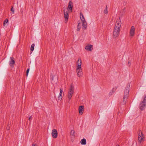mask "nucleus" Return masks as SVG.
Returning <instances> with one entry per match:
<instances>
[{"mask_svg":"<svg viewBox=\"0 0 146 146\" xmlns=\"http://www.w3.org/2000/svg\"><path fill=\"white\" fill-rule=\"evenodd\" d=\"M72 4V3L71 1H70L69 2L68 5V11H72L73 7Z\"/></svg>","mask_w":146,"mask_h":146,"instance_id":"11","label":"nucleus"},{"mask_svg":"<svg viewBox=\"0 0 146 146\" xmlns=\"http://www.w3.org/2000/svg\"><path fill=\"white\" fill-rule=\"evenodd\" d=\"M11 11L13 12V13H14V10L13 9V7H11Z\"/></svg>","mask_w":146,"mask_h":146,"instance_id":"27","label":"nucleus"},{"mask_svg":"<svg viewBox=\"0 0 146 146\" xmlns=\"http://www.w3.org/2000/svg\"><path fill=\"white\" fill-rule=\"evenodd\" d=\"M10 61L9 62V64L10 66L12 67L14 66V64L15 63V61L14 60V58L13 57H11L10 58Z\"/></svg>","mask_w":146,"mask_h":146,"instance_id":"8","label":"nucleus"},{"mask_svg":"<svg viewBox=\"0 0 146 146\" xmlns=\"http://www.w3.org/2000/svg\"><path fill=\"white\" fill-rule=\"evenodd\" d=\"M64 17L65 18V22L66 23V22H67L68 18V11H67L66 12L64 11Z\"/></svg>","mask_w":146,"mask_h":146,"instance_id":"9","label":"nucleus"},{"mask_svg":"<svg viewBox=\"0 0 146 146\" xmlns=\"http://www.w3.org/2000/svg\"><path fill=\"white\" fill-rule=\"evenodd\" d=\"M77 31H79L80 30V29L81 28L80 27H77Z\"/></svg>","mask_w":146,"mask_h":146,"instance_id":"28","label":"nucleus"},{"mask_svg":"<svg viewBox=\"0 0 146 146\" xmlns=\"http://www.w3.org/2000/svg\"><path fill=\"white\" fill-rule=\"evenodd\" d=\"M135 33V28L134 26H132L131 27L130 32V35L133 36Z\"/></svg>","mask_w":146,"mask_h":146,"instance_id":"10","label":"nucleus"},{"mask_svg":"<svg viewBox=\"0 0 146 146\" xmlns=\"http://www.w3.org/2000/svg\"><path fill=\"white\" fill-rule=\"evenodd\" d=\"M121 24V20L120 18H119L116 21L115 25L113 32V35L114 38H116L119 36L120 31Z\"/></svg>","mask_w":146,"mask_h":146,"instance_id":"1","label":"nucleus"},{"mask_svg":"<svg viewBox=\"0 0 146 146\" xmlns=\"http://www.w3.org/2000/svg\"><path fill=\"white\" fill-rule=\"evenodd\" d=\"M128 97V96H124L122 101V104L125 105L126 104V100Z\"/></svg>","mask_w":146,"mask_h":146,"instance_id":"16","label":"nucleus"},{"mask_svg":"<svg viewBox=\"0 0 146 146\" xmlns=\"http://www.w3.org/2000/svg\"><path fill=\"white\" fill-rule=\"evenodd\" d=\"M74 133H75V131L74 130H72L70 131V136H74Z\"/></svg>","mask_w":146,"mask_h":146,"instance_id":"20","label":"nucleus"},{"mask_svg":"<svg viewBox=\"0 0 146 146\" xmlns=\"http://www.w3.org/2000/svg\"><path fill=\"white\" fill-rule=\"evenodd\" d=\"M80 18L81 19H82V17L83 19V20H84V19H85L84 17V16L81 13H80Z\"/></svg>","mask_w":146,"mask_h":146,"instance_id":"22","label":"nucleus"},{"mask_svg":"<svg viewBox=\"0 0 146 146\" xmlns=\"http://www.w3.org/2000/svg\"><path fill=\"white\" fill-rule=\"evenodd\" d=\"M81 23H79L78 24V25L77 26V27H80L81 28Z\"/></svg>","mask_w":146,"mask_h":146,"instance_id":"25","label":"nucleus"},{"mask_svg":"<svg viewBox=\"0 0 146 146\" xmlns=\"http://www.w3.org/2000/svg\"><path fill=\"white\" fill-rule=\"evenodd\" d=\"M104 12L105 14H108V7L107 5H106V8L104 10Z\"/></svg>","mask_w":146,"mask_h":146,"instance_id":"19","label":"nucleus"},{"mask_svg":"<svg viewBox=\"0 0 146 146\" xmlns=\"http://www.w3.org/2000/svg\"><path fill=\"white\" fill-rule=\"evenodd\" d=\"M29 121H31L32 119V115L30 116L29 115Z\"/></svg>","mask_w":146,"mask_h":146,"instance_id":"26","label":"nucleus"},{"mask_svg":"<svg viewBox=\"0 0 146 146\" xmlns=\"http://www.w3.org/2000/svg\"><path fill=\"white\" fill-rule=\"evenodd\" d=\"M93 46L92 45L86 46L85 47V49L89 51H91L93 50Z\"/></svg>","mask_w":146,"mask_h":146,"instance_id":"14","label":"nucleus"},{"mask_svg":"<svg viewBox=\"0 0 146 146\" xmlns=\"http://www.w3.org/2000/svg\"><path fill=\"white\" fill-rule=\"evenodd\" d=\"M80 143L82 145H86V139L84 138L83 139L81 140Z\"/></svg>","mask_w":146,"mask_h":146,"instance_id":"18","label":"nucleus"},{"mask_svg":"<svg viewBox=\"0 0 146 146\" xmlns=\"http://www.w3.org/2000/svg\"><path fill=\"white\" fill-rule=\"evenodd\" d=\"M74 92V87L72 84L70 86V88L68 92V97L70 100Z\"/></svg>","mask_w":146,"mask_h":146,"instance_id":"3","label":"nucleus"},{"mask_svg":"<svg viewBox=\"0 0 146 146\" xmlns=\"http://www.w3.org/2000/svg\"><path fill=\"white\" fill-rule=\"evenodd\" d=\"M77 68H81V60L80 58H78V61L77 62Z\"/></svg>","mask_w":146,"mask_h":146,"instance_id":"15","label":"nucleus"},{"mask_svg":"<svg viewBox=\"0 0 146 146\" xmlns=\"http://www.w3.org/2000/svg\"><path fill=\"white\" fill-rule=\"evenodd\" d=\"M8 22V20L7 19H6L4 21L3 23L4 25H5Z\"/></svg>","mask_w":146,"mask_h":146,"instance_id":"23","label":"nucleus"},{"mask_svg":"<svg viewBox=\"0 0 146 146\" xmlns=\"http://www.w3.org/2000/svg\"><path fill=\"white\" fill-rule=\"evenodd\" d=\"M58 132L56 129H53L52 132V137L54 138H56L58 136Z\"/></svg>","mask_w":146,"mask_h":146,"instance_id":"6","label":"nucleus"},{"mask_svg":"<svg viewBox=\"0 0 146 146\" xmlns=\"http://www.w3.org/2000/svg\"><path fill=\"white\" fill-rule=\"evenodd\" d=\"M138 142L141 143L142 142L144 141V137L142 132L141 130H139L138 132Z\"/></svg>","mask_w":146,"mask_h":146,"instance_id":"2","label":"nucleus"},{"mask_svg":"<svg viewBox=\"0 0 146 146\" xmlns=\"http://www.w3.org/2000/svg\"><path fill=\"white\" fill-rule=\"evenodd\" d=\"M130 64H130V62H128V65L129 66H130Z\"/></svg>","mask_w":146,"mask_h":146,"instance_id":"31","label":"nucleus"},{"mask_svg":"<svg viewBox=\"0 0 146 146\" xmlns=\"http://www.w3.org/2000/svg\"><path fill=\"white\" fill-rule=\"evenodd\" d=\"M53 80V78H52V80Z\"/></svg>","mask_w":146,"mask_h":146,"instance_id":"33","label":"nucleus"},{"mask_svg":"<svg viewBox=\"0 0 146 146\" xmlns=\"http://www.w3.org/2000/svg\"><path fill=\"white\" fill-rule=\"evenodd\" d=\"M84 109V108L83 106H81L79 107L78 108V110L79 113L80 115L82 114L83 113Z\"/></svg>","mask_w":146,"mask_h":146,"instance_id":"12","label":"nucleus"},{"mask_svg":"<svg viewBox=\"0 0 146 146\" xmlns=\"http://www.w3.org/2000/svg\"><path fill=\"white\" fill-rule=\"evenodd\" d=\"M37 144H33L32 145V146H37Z\"/></svg>","mask_w":146,"mask_h":146,"instance_id":"29","label":"nucleus"},{"mask_svg":"<svg viewBox=\"0 0 146 146\" xmlns=\"http://www.w3.org/2000/svg\"><path fill=\"white\" fill-rule=\"evenodd\" d=\"M146 106V95L143 100L140 104V109L141 110H144Z\"/></svg>","mask_w":146,"mask_h":146,"instance_id":"4","label":"nucleus"},{"mask_svg":"<svg viewBox=\"0 0 146 146\" xmlns=\"http://www.w3.org/2000/svg\"><path fill=\"white\" fill-rule=\"evenodd\" d=\"M116 146H119V145H116Z\"/></svg>","mask_w":146,"mask_h":146,"instance_id":"32","label":"nucleus"},{"mask_svg":"<svg viewBox=\"0 0 146 146\" xmlns=\"http://www.w3.org/2000/svg\"><path fill=\"white\" fill-rule=\"evenodd\" d=\"M76 72L77 74V76L80 77L81 76L82 74V70L81 68H77Z\"/></svg>","mask_w":146,"mask_h":146,"instance_id":"7","label":"nucleus"},{"mask_svg":"<svg viewBox=\"0 0 146 146\" xmlns=\"http://www.w3.org/2000/svg\"><path fill=\"white\" fill-rule=\"evenodd\" d=\"M125 8H124L123 9V11L124 12V13H125Z\"/></svg>","mask_w":146,"mask_h":146,"instance_id":"30","label":"nucleus"},{"mask_svg":"<svg viewBox=\"0 0 146 146\" xmlns=\"http://www.w3.org/2000/svg\"><path fill=\"white\" fill-rule=\"evenodd\" d=\"M29 70H30V68H28L27 70L26 75V76H27L28 75V73H29Z\"/></svg>","mask_w":146,"mask_h":146,"instance_id":"24","label":"nucleus"},{"mask_svg":"<svg viewBox=\"0 0 146 146\" xmlns=\"http://www.w3.org/2000/svg\"><path fill=\"white\" fill-rule=\"evenodd\" d=\"M130 86V85L129 84H127L124 90V96H129Z\"/></svg>","mask_w":146,"mask_h":146,"instance_id":"5","label":"nucleus"},{"mask_svg":"<svg viewBox=\"0 0 146 146\" xmlns=\"http://www.w3.org/2000/svg\"><path fill=\"white\" fill-rule=\"evenodd\" d=\"M62 90L61 88H60V92L58 96V100H61L62 98Z\"/></svg>","mask_w":146,"mask_h":146,"instance_id":"17","label":"nucleus"},{"mask_svg":"<svg viewBox=\"0 0 146 146\" xmlns=\"http://www.w3.org/2000/svg\"><path fill=\"white\" fill-rule=\"evenodd\" d=\"M81 21H82V26H83V27L85 29L87 27L86 22L85 19H84V20H83L82 19H81Z\"/></svg>","mask_w":146,"mask_h":146,"instance_id":"13","label":"nucleus"},{"mask_svg":"<svg viewBox=\"0 0 146 146\" xmlns=\"http://www.w3.org/2000/svg\"><path fill=\"white\" fill-rule=\"evenodd\" d=\"M35 44H33L31 46V51H33L34 49V47H35Z\"/></svg>","mask_w":146,"mask_h":146,"instance_id":"21","label":"nucleus"}]
</instances>
